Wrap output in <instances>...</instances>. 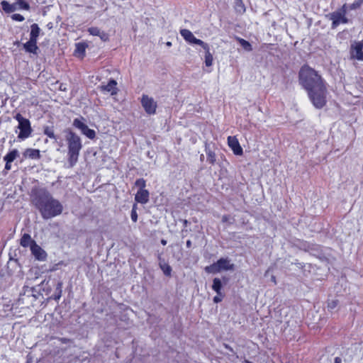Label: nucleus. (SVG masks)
I'll list each match as a JSON object with an SVG mask.
<instances>
[{"label":"nucleus","instance_id":"1","mask_svg":"<svg viewBox=\"0 0 363 363\" xmlns=\"http://www.w3.org/2000/svg\"><path fill=\"white\" fill-rule=\"evenodd\" d=\"M35 205L39 209L43 218L49 219L62 212V206L46 191H40L35 200Z\"/></svg>","mask_w":363,"mask_h":363},{"label":"nucleus","instance_id":"2","mask_svg":"<svg viewBox=\"0 0 363 363\" xmlns=\"http://www.w3.org/2000/svg\"><path fill=\"white\" fill-rule=\"evenodd\" d=\"M299 81L307 91L324 84L320 76L308 66H303L301 69Z\"/></svg>","mask_w":363,"mask_h":363},{"label":"nucleus","instance_id":"3","mask_svg":"<svg viewBox=\"0 0 363 363\" xmlns=\"http://www.w3.org/2000/svg\"><path fill=\"white\" fill-rule=\"evenodd\" d=\"M66 140L68 145V162L69 167H74L77 162L79 151L82 145L80 138L72 131H67Z\"/></svg>","mask_w":363,"mask_h":363},{"label":"nucleus","instance_id":"4","mask_svg":"<svg viewBox=\"0 0 363 363\" xmlns=\"http://www.w3.org/2000/svg\"><path fill=\"white\" fill-rule=\"evenodd\" d=\"M308 97L317 108H323L326 104L327 90L325 84H321L307 91Z\"/></svg>","mask_w":363,"mask_h":363},{"label":"nucleus","instance_id":"5","mask_svg":"<svg viewBox=\"0 0 363 363\" xmlns=\"http://www.w3.org/2000/svg\"><path fill=\"white\" fill-rule=\"evenodd\" d=\"M234 264L228 258H220L216 262L205 267V271L209 274H217L222 271L234 269Z\"/></svg>","mask_w":363,"mask_h":363},{"label":"nucleus","instance_id":"6","mask_svg":"<svg viewBox=\"0 0 363 363\" xmlns=\"http://www.w3.org/2000/svg\"><path fill=\"white\" fill-rule=\"evenodd\" d=\"M14 118L18 122L17 128L20 130L18 138L21 140H25L30 137L32 133V128L28 119L22 116L21 113H17Z\"/></svg>","mask_w":363,"mask_h":363},{"label":"nucleus","instance_id":"7","mask_svg":"<svg viewBox=\"0 0 363 363\" xmlns=\"http://www.w3.org/2000/svg\"><path fill=\"white\" fill-rule=\"evenodd\" d=\"M141 104L147 114H155L157 104L152 97L147 95H143L141 98Z\"/></svg>","mask_w":363,"mask_h":363},{"label":"nucleus","instance_id":"8","mask_svg":"<svg viewBox=\"0 0 363 363\" xmlns=\"http://www.w3.org/2000/svg\"><path fill=\"white\" fill-rule=\"evenodd\" d=\"M82 118H76L73 121V125L81 130L82 133L85 135L89 139H94L96 136V133L94 130L90 129L88 126L82 121Z\"/></svg>","mask_w":363,"mask_h":363},{"label":"nucleus","instance_id":"9","mask_svg":"<svg viewBox=\"0 0 363 363\" xmlns=\"http://www.w3.org/2000/svg\"><path fill=\"white\" fill-rule=\"evenodd\" d=\"M180 34L186 42L191 44L199 45L203 48H207V43L200 39H197L189 30L182 29L180 30Z\"/></svg>","mask_w":363,"mask_h":363},{"label":"nucleus","instance_id":"10","mask_svg":"<svg viewBox=\"0 0 363 363\" xmlns=\"http://www.w3.org/2000/svg\"><path fill=\"white\" fill-rule=\"evenodd\" d=\"M347 11V4H344L342 6V11L340 12H335L332 15L333 24L336 26L340 23H345L347 22L345 15Z\"/></svg>","mask_w":363,"mask_h":363},{"label":"nucleus","instance_id":"11","mask_svg":"<svg viewBox=\"0 0 363 363\" xmlns=\"http://www.w3.org/2000/svg\"><path fill=\"white\" fill-rule=\"evenodd\" d=\"M351 56L358 60H363V42H354L352 45Z\"/></svg>","mask_w":363,"mask_h":363},{"label":"nucleus","instance_id":"12","mask_svg":"<svg viewBox=\"0 0 363 363\" xmlns=\"http://www.w3.org/2000/svg\"><path fill=\"white\" fill-rule=\"evenodd\" d=\"M228 145L236 155H242L243 150L235 136L228 137Z\"/></svg>","mask_w":363,"mask_h":363},{"label":"nucleus","instance_id":"13","mask_svg":"<svg viewBox=\"0 0 363 363\" xmlns=\"http://www.w3.org/2000/svg\"><path fill=\"white\" fill-rule=\"evenodd\" d=\"M31 252L35 258L39 261H45L47 257L46 252L36 243L31 245Z\"/></svg>","mask_w":363,"mask_h":363},{"label":"nucleus","instance_id":"14","mask_svg":"<svg viewBox=\"0 0 363 363\" xmlns=\"http://www.w3.org/2000/svg\"><path fill=\"white\" fill-rule=\"evenodd\" d=\"M150 193L147 189H138L135 196V200L136 202L145 204L149 201Z\"/></svg>","mask_w":363,"mask_h":363},{"label":"nucleus","instance_id":"15","mask_svg":"<svg viewBox=\"0 0 363 363\" xmlns=\"http://www.w3.org/2000/svg\"><path fill=\"white\" fill-rule=\"evenodd\" d=\"M117 82L114 80H110L106 85H101L100 89L103 92L110 93L111 95L116 94L117 92Z\"/></svg>","mask_w":363,"mask_h":363},{"label":"nucleus","instance_id":"16","mask_svg":"<svg viewBox=\"0 0 363 363\" xmlns=\"http://www.w3.org/2000/svg\"><path fill=\"white\" fill-rule=\"evenodd\" d=\"M88 32L90 35H92L94 36H99L100 39L104 41H108V35L104 31L101 30L99 28L96 27H91L88 29Z\"/></svg>","mask_w":363,"mask_h":363},{"label":"nucleus","instance_id":"17","mask_svg":"<svg viewBox=\"0 0 363 363\" xmlns=\"http://www.w3.org/2000/svg\"><path fill=\"white\" fill-rule=\"evenodd\" d=\"M25 157L38 160L40 157V151L36 149L28 148L23 153Z\"/></svg>","mask_w":363,"mask_h":363},{"label":"nucleus","instance_id":"18","mask_svg":"<svg viewBox=\"0 0 363 363\" xmlns=\"http://www.w3.org/2000/svg\"><path fill=\"white\" fill-rule=\"evenodd\" d=\"M36 43L37 40L30 38L29 41L25 43L23 47L27 52L35 53L38 49Z\"/></svg>","mask_w":363,"mask_h":363},{"label":"nucleus","instance_id":"19","mask_svg":"<svg viewBox=\"0 0 363 363\" xmlns=\"http://www.w3.org/2000/svg\"><path fill=\"white\" fill-rule=\"evenodd\" d=\"M158 259L160 269L162 270L165 275L170 276L172 272L171 267L167 263H166L160 256H159Z\"/></svg>","mask_w":363,"mask_h":363},{"label":"nucleus","instance_id":"20","mask_svg":"<svg viewBox=\"0 0 363 363\" xmlns=\"http://www.w3.org/2000/svg\"><path fill=\"white\" fill-rule=\"evenodd\" d=\"M33 243H36V242L34 240H33L30 235L27 233H25L22 236V238L21 239V242H20V244L21 246H23V247L30 246V248H31V245Z\"/></svg>","mask_w":363,"mask_h":363},{"label":"nucleus","instance_id":"21","mask_svg":"<svg viewBox=\"0 0 363 363\" xmlns=\"http://www.w3.org/2000/svg\"><path fill=\"white\" fill-rule=\"evenodd\" d=\"M223 285L221 280L219 278H214L213 280L212 289L216 294H223L221 290Z\"/></svg>","mask_w":363,"mask_h":363},{"label":"nucleus","instance_id":"22","mask_svg":"<svg viewBox=\"0 0 363 363\" xmlns=\"http://www.w3.org/2000/svg\"><path fill=\"white\" fill-rule=\"evenodd\" d=\"M1 4L3 10L6 13H12L16 11L15 3L11 4L6 1H2Z\"/></svg>","mask_w":363,"mask_h":363},{"label":"nucleus","instance_id":"23","mask_svg":"<svg viewBox=\"0 0 363 363\" xmlns=\"http://www.w3.org/2000/svg\"><path fill=\"white\" fill-rule=\"evenodd\" d=\"M19 156L18 151L17 150H13L4 157V161L8 162H12Z\"/></svg>","mask_w":363,"mask_h":363},{"label":"nucleus","instance_id":"24","mask_svg":"<svg viewBox=\"0 0 363 363\" xmlns=\"http://www.w3.org/2000/svg\"><path fill=\"white\" fill-rule=\"evenodd\" d=\"M40 29L38 24L33 23L30 26V39H33L37 40L38 37L39 36Z\"/></svg>","mask_w":363,"mask_h":363},{"label":"nucleus","instance_id":"25","mask_svg":"<svg viewBox=\"0 0 363 363\" xmlns=\"http://www.w3.org/2000/svg\"><path fill=\"white\" fill-rule=\"evenodd\" d=\"M207 48H203L206 51L205 54V65L207 67H211L213 65V55L210 52V49L208 45H207Z\"/></svg>","mask_w":363,"mask_h":363},{"label":"nucleus","instance_id":"26","mask_svg":"<svg viewBox=\"0 0 363 363\" xmlns=\"http://www.w3.org/2000/svg\"><path fill=\"white\" fill-rule=\"evenodd\" d=\"M236 40L245 50L250 52L252 50V45L248 41L239 37H237Z\"/></svg>","mask_w":363,"mask_h":363},{"label":"nucleus","instance_id":"27","mask_svg":"<svg viewBox=\"0 0 363 363\" xmlns=\"http://www.w3.org/2000/svg\"><path fill=\"white\" fill-rule=\"evenodd\" d=\"M235 9L237 13L242 14L245 12V6L242 0H236L235 2Z\"/></svg>","mask_w":363,"mask_h":363},{"label":"nucleus","instance_id":"28","mask_svg":"<svg viewBox=\"0 0 363 363\" xmlns=\"http://www.w3.org/2000/svg\"><path fill=\"white\" fill-rule=\"evenodd\" d=\"M16 10L24 9L28 10L30 6L29 4L25 0H17L15 2Z\"/></svg>","mask_w":363,"mask_h":363},{"label":"nucleus","instance_id":"29","mask_svg":"<svg viewBox=\"0 0 363 363\" xmlns=\"http://www.w3.org/2000/svg\"><path fill=\"white\" fill-rule=\"evenodd\" d=\"M86 45L84 43H77L76 45L75 53L79 56L83 57L85 53Z\"/></svg>","mask_w":363,"mask_h":363},{"label":"nucleus","instance_id":"30","mask_svg":"<svg viewBox=\"0 0 363 363\" xmlns=\"http://www.w3.org/2000/svg\"><path fill=\"white\" fill-rule=\"evenodd\" d=\"M44 133H45V135H46L50 138L56 140V137H55V135L54 133V130H53V129L52 128L48 127V126L45 127L44 128Z\"/></svg>","mask_w":363,"mask_h":363},{"label":"nucleus","instance_id":"31","mask_svg":"<svg viewBox=\"0 0 363 363\" xmlns=\"http://www.w3.org/2000/svg\"><path fill=\"white\" fill-rule=\"evenodd\" d=\"M207 154V161L211 164H213L216 162V155L213 152L208 150Z\"/></svg>","mask_w":363,"mask_h":363},{"label":"nucleus","instance_id":"32","mask_svg":"<svg viewBox=\"0 0 363 363\" xmlns=\"http://www.w3.org/2000/svg\"><path fill=\"white\" fill-rule=\"evenodd\" d=\"M135 186L139 187V189H145V187L146 186V182L144 179H138L135 181Z\"/></svg>","mask_w":363,"mask_h":363},{"label":"nucleus","instance_id":"33","mask_svg":"<svg viewBox=\"0 0 363 363\" xmlns=\"http://www.w3.org/2000/svg\"><path fill=\"white\" fill-rule=\"evenodd\" d=\"M361 4H362V1L359 0V1L353 3L351 5H347V11L352 10V9H355L359 7Z\"/></svg>","mask_w":363,"mask_h":363},{"label":"nucleus","instance_id":"34","mask_svg":"<svg viewBox=\"0 0 363 363\" xmlns=\"http://www.w3.org/2000/svg\"><path fill=\"white\" fill-rule=\"evenodd\" d=\"M224 294H216V296L213 298V302L216 303H220L224 298Z\"/></svg>","mask_w":363,"mask_h":363},{"label":"nucleus","instance_id":"35","mask_svg":"<svg viewBox=\"0 0 363 363\" xmlns=\"http://www.w3.org/2000/svg\"><path fill=\"white\" fill-rule=\"evenodd\" d=\"M11 18L13 20L20 21V22L23 21L24 20V17L22 15L18 14V13L12 15Z\"/></svg>","mask_w":363,"mask_h":363},{"label":"nucleus","instance_id":"36","mask_svg":"<svg viewBox=\"0 0 363 363\" xmlns=\"http://www.w3.org/2000/svg\"><path fill=\"white\" fill-rule=\"evenodd\" d=\"M131 219L133 222H136L138 220V213L136 211H131Z\"/></svg>","mask_w":363,"mask_h":363},{"label":"nucleus","instance_id":"37","mask_svg":"<svg viewBox=\"0 0 363 363\" xmlns=\"http://www.w3.org/2000/svg\"><path fill=\"white\" fill-rule=\"evenodd\" d=\"M337 306V301H335V300L329 302L328 305V306L330 309H334Z\"/></svg>","mask_w":363,"mask_h":363},{"label":"nucleus","instance_id":"38","mask_svg":"<svg viewBox=\"0 0 363 363\" xmlns=\"http://www.w3.org/2000/svg\"><path fill=\"white\" fill-rule=\"evenodd\" d=\"M11 162H8L7 163V162H6L5 169H6V170H10L11 169Z\"/></svg>","mask_w":363,"mask_h":363},{"label":"nucleus","instance_id":"39","mask_svg":"<svg viewBox=\"0 0 363 363\" xmlns=\"http://www.w3.org/2000/svg\"><path fill=\"white\" fill-rule=\"evenodd\" d=\"M342 359L340 357H335V362L334 363H341Z\"/></svg>","mask_w":363,"mask_h":363},{"label":"nucleus","instance_id":"40","mask_svg":"<svg viewBox=\"0 0 363 363\" xmlns=\"http://www.w3.org/2000/svg\"><path fill=\"white\" fill-rule=\"evenodd\" d=\"M191 240H187V242H186V246H187L188 247H191Z\"/></svg>","mask_w":363,"mask_h":363},{"label":"nucleus","instance_id":"41","mask_svg":"<svg viewBox=\"0 0 363 363\" xmlns=\"http://www.w3.org/2000/svg\"><path fill=\"white\" fill-rule=\"evenodd\" d=\"M136 210H137V204H136V203H135V204H133V206L132 211H136Z\"/></svg>","mask_w":363,"mask_h":363},{"label":"nucleus","instance_id":"42","mask_svg":"<svg viewBox=\"0 0 363 363\" xmlns=\"http://www.w3.org/2000/svg\"><path fill=\"white\" fill-rule=\"evenodd\" d=\"M161 243H162L163 245H165L167 244V240H165L162 239V240H161Z\"/></svg>","mask_w":363,"mask_h":363},{"label":"nucleus","instance_id":"43","mask_svg":"<svg viewBox=\"0 0 363 363\" xmlns=\"http://www.w3.org/2000/svg\"><path fill=\"white\" fill-rule=\"evenodd\" d=\"M225 348H227V349L230 350L231 352H233V349L230 347H229L228 345H225Z\"/></svg>","mask_w":363,"mask_h":363},{"label":"nucleus","instance_id":"44","mask_svg":"<svg viewBox=\"0 0 363 363\" xmlns=\"http://www.w3.org/2000/svg\"><path fill=\"white\" fill-rule=\"evenodd\" d=\"M166 45H167V46L170 47V46H172V43L171 42H167L166 43Z\"/></svg>","mask_w":363,"mask_h":363}]
</instances>
